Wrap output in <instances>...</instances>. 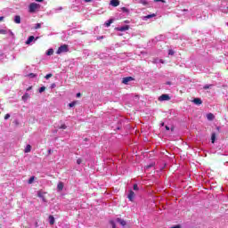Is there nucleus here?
<instances>
[{
  "instance_id": "nucleus-1",
  "label": "nucleus",
  "mask_w": 228,
  "mask_h": 228,
  "mask_svg": "<svg viewBox=\"0 0 228 228\" xmlns=\"http://www.w3.org/2000/svg\"><path fill=\"white\" fill-rule=\"evenodd\" d=\"M40 10V4L31 3L28 6L29 13H35V12H38Z\"/></svg>"
},
{
  "instance_id": "nucleus-2",
  "label": "nucleus",
  "mask_w": 228,
  "mask_h": 228,
  "mask_svg": "<svg viewBox=\"0 0 228 228\" xmlns=\"http://www.w3.org/2000/svg\"><path fill=\"white\" fill-rule=\"evenodd\" d=\"M62 53H69V45H61L58 48L56 54H61Z\"/></svg>"
},
{
  "instance_id": "nucleus-3",
  "label": "nucleus",
  "mask_w": 228,
  "mask_h": 228,
  "mask_svg": "<svg viewBox=\"0 0 228 228\" xmlns=\"http://www.w3.org/2000/svg\"><path fill=\"white\" fill-rule=\"evenodd\" d=\"M37 40H38V37H37L36 38L33 36L28 37V38L26 41V45H31L32 42H37Z\"/></svg>"
},
{
  "instance_id": "nucleus-4",
  "label": "nucleus",
  "mask_w": 228,
  "mask_h": 228,
  "mask_svg": "<svg viewBox=\"0 0 228 228\" xmlns=\"http://www.w3.org/2000/svg\"><path fill=\"white\" fill-rule=\"evenodd\" d=\"M134 197H136V194H134V191L130 190L127 195V199L130 200V202H133V200H134Z\"/></svg>"
},
{
  "instance_id": "nucleus-5",
  "label": "nucleus",
  "mask_w": 228,
  "mask_h": 228,
  "mask_svg": "<svg viewBox=\"0 0 228 228\" xmlns=\"http://www.w3.org/2000/svg\"><path fill=\"white\" fill-rule=\"evenodd\" d=\"M159 101H170V96L168 94H162L159 96Z\"/></svg>"
},
{
  "instance_id": "nucleus-6",
  "label": "nucleus",
  "mask_w": 228,
  "mask_h": 228,
  "mask_svg": "<svg viewBox=\"0 0 228 228\" xmlns=\"http://www.w3.org/2000/svg\"><path fill=\"white\" fill-rule=\"evenodd\" d=\"M11 35L12 37H13V32H12V30H7V29H0V34L1 35H6L8 34Z\"/></svg>"
},
{
  "instance_id": "nucleus-7",
  "label": "nucleus",
  "mask_w": 228,
  "mask_h": 228,
  "mask_svg": "<svg viewBox=\"0 0 228 228\" xmlns=\"http://www.w3.org/2000/svg\"><path fill=\"white\" fill-rule=\"evenodd\" d=\"M118 31H127L129 29V25H125L122 27H118L117 28Z\"/></svg>"
},
{
  "instance_id": "nucleus-8",
  "label": "nucleus",
  "mask_w": 228,
  "mask_h": 228,
  "mask_svg": "<svg viewBox=\"0 0 228 228\" xmlns=\"http://www.w3.org/2000/svg\"><path fill=\"white\" fill-rule=\"evenodd\" d=\"M130 81H133V77H124L123 80H122V83L124 85H127V83H129Z\"/></svg>"
},
{
  "instance_id": "nucleus-9",
  "label": "nucleus",
  "mask_w": 228,
  "mask_h": 228,
  "mask_svg": "<svg viewBox=\"0 0 228 228\" xmlns=\"http://www.w3.org/2000/svg\"><path fill=\"white\" fill-rule=\"evenodd\" d=\"M110 4L111 6L117 7V6H118L120 4V2L118 0H111Z\"/></svg>"
},
{
  "instance_id": "nucleus-10",
  "label": "nucleus",
  "mask_w": 228,
  "mask_h": 228,
  "mask_svg": "<svg viewBox=\"0 0 228 228\" xmlns=\"http://www.w3.org/2000/svg\"><path fill=\"white\" fill-rule=\"evenodd\" d=\"M116 222L118 223V224H120V225H122L123 227L126 225V221L124 220V219H122V218H117L116 219Z\"/></svg>"
},
{
  "instance_id": "nucleus-11",
  "label": "nucleus",
  "mask_w": 228,
  "mask_h": 228,
  "mask_svg": "<svg viewBox=\"0 0 228 228\" xmlns=\"http://www.w3.org/2000/svg\"><path fill=\"white\" fill-rule=\"evenodd\" d=\"M192 102L196 104L197 106H200V104H202V100L200 98H195Z\"/></svg>"
},
{
  "instance_id": "nucleus-12",
  "label": "nucleus",
  "mask_w": 228,
  "mask_h": 228,
  "mask_svg": "<svg viewBox=\"0 0 228 228\" xmlns=\"http://www.w3.org/2000/svg\"><path fill=\"white\" fill-rule=\"evenodd\" d=\"M29 97H30L29 94L25 93L23 94V96L21 97V99H22V101H24V102H27V101L29 99Z\"/></svg>"
},
{
  "instance_id": "nucleus-13",
  "label": "nucleus",
  "mask_w": 228,
  "mask_h": 228,
  "mask_svg": "<svg viewBox=\"0 0 228 228\" xmlns=\"http://www.w3.org/2000/svg\"><path fill=\"white\" fill-rule=\"evenodd\" d=\"M208 120H215V115L213 113L207 114Z\"/></svg>"
},
{
  "instance_id": "nucleus-14",
  "label": "nucleus",
  "mask_w": 228,
  "mask_h": 228,
  "mask_svg": "<svg viewBox=\"0 0 228 228\" xmlns=\"http://www.w3.org/2000/svg\"><path fill=\"white\" fill-rule=\"evenodd\" d=\"M58 191H63V183L60 182L57 185Z\"/></svg>"
},
{
  "instance_id": "nucleus-15",
  "label": "nucleus",
  "mask_w": 228,
  "mask_h": 228,
  "mask_svg": "<svg viewBox=\"0 0 228 228\" xmlns=\"http://www.w3.org/2000/svg\"><path fill=\"white\" fill-rule=\"evenodd\" d=\"M14 22H15L16 24H20V15H16V16L14 17Z\"/></svg>"
},
{
  "instance_id": "nucleus-16",
  "label": "nucleus",
  "mask_w": 228,
  "mask_h": 228,
  "mask_svg": "<svg viewBox=\"0 0 228 228\" xmlns=\"http://www.w3.org/2000/svg\"><path fill=\"white\" fill-rule=\"evenodd\" d=\"M53 53H54V50H53L52 48L48 49L46 52L47 56H53Z\"/></svg>"
},
{
  "instance_id": "nucleus-17",
  "label": "nucleus",
  "mask_w": 228,
  "mask_h": 228,
  "mask_svg": "<svg viewBox=\"0 0 228 228\" xmlns=\"http://www.w3.org/2000/svg\"><path fill=\"white\" fill-rule=\"evenodd\" d=\"M113 24V20H109L105 22L106 28H110Z\"/></svg>"
},
{
  "instance_id": "nucleus-18",
  "label": "nucleus",
  "mask_w": 228,
  "mask_h": 228,
  "mask_svg": "<svg viewBox=\"0 0 228 228\" xmlns=\"http://www.w3.org/2000/svg\"><path fill=\"white\" fill-rule=\"evenodd\" d=\"M49 224L50 225H54V216H49Z\"/></svg>"
},
{
  "instance_id": "nucleus-19",
  "label": "nucleus",
  "mask_w": 228,
  "mask_h": 228,
  "mask_svg": "<svg viewBox=\"0 0 228 228\" xmlns=\"http://www.w3.org/2000/svg\"><path fill=\"white\" fill-rule=\"evenodd\" d=\"M216 140V134L213 133L212 135H211L212 143H215Z\"/></svg>"
},
{
  "instance_id": "nucleus-20",
  "label": "nucleus",
  "mask_w": 228,
  "mask_h": 228,
  "mask_svg": "<svg viewBox=\"0 0 228 228\" xmlns=\"http://www.w3.org/2000/svg\"><path fill=\"white\" fill-rule=\"evenodd\" d=\"M139 4H143V6L149 4V3L147 2V0H139Z\"/></svg>"
},
{
  "instance_id": "nucleus-21",
  "label": "nucleus",
  "mask_w": 228,
  "mask_h": 228,
  "mask_svg": "<svg viewBox=\"0 0 228 228\" xmlns=\"http://www.w3.org/2000/svg\"><path fill=\"white\" fill-rule=\"evenodd\" d=\"M25 152H31V145H27V147L25 148Z\"/></svg>"
},
{
  "instance_id": "nucleus-22",
  "label": "nucleus",
  "mask_w": 228,
  "mask_h": 228,
  "mask_svg": "<svg viewBox=\"0 0 228 228\" xmlns=\"http://www.w3.org/2000/svg\"><path fill=\"white\" fill-rule=\"evenodd\" d=\"M121 11L123 13H129V9L126 8V7H122Z\"/></svg>"
},
{
  "instance_id": "nucleus-23",
  "label": "nucleus",
  "mask_w": 228,
  "mask_h": 228,
  "mask_svg": "<svg viewBox=\"0 0 228 228\" xmlns=\"http://www.w3.org/2000/svg\"><path fill=\"white\" fill-rule=\"evenodd\" d=\"M33 181H35V176H31L29 179H28V184H33Z\"/></svg>"
},
{
  "instance_id": "nucleus-24",
  "label": "nucleus",
  "mask_w": 228,
  "mask_h": 228,
  "mask_svg": "<svg viewBox=\"0 0 228 228\" xmlns=\"http://www.w3.org/2000/svg\"><path fill=\"white\" fill-rule=\"evenodd\" d=\"M152 17H156V14H149L147 16L144 17V19H152Z\"/></svg>"
},
{
  "instance_id": "nucleus-25",
  "label": "nucleus",
  "mask_w": 228,
  "mask_h": 228,
  "mask_svg": "<svg viewBox=\"0 0 228 228\" xmlns=\"http://www.w3.org/2000/svg\"><path fill=\"white\" fill-rule=\"evenodd\" d=\"M213 86L212 85H205L203 86L204 90H209V88H211Z\"/></svg>"
},
{
  "instance_id": "nucleus-26",
  "label": "nucleus",
  "mask_w": 228,
  "mask_h": 228,
  "mask_svg": "<svg viewBox=\"0 0 228 228\" xmlns=\"http://www.w3.org/2000/svg\"><path fill=\"white\" fill-rule=\"evenodd\" d=\"M133 189H134V191H138V190H140V188H138V184L137 183L134 184Z\"/></svg>"
},
{
  "instance_id": "nucleus-27",
  "label": "nucleus",
  "mask_w": 228,
  "mask_h": 228,
  "mask_svg": "<svg viewBox=\"0 0 228 228\" xmlns=\"http://www.w3.org/2000/svg\"><path fill=\"white\" fill-rule=\"evenodd\" d=\"M41 28H42V24H40V23H37L35 26V29H40Z\"/></svg>"
},
{
  "instance_id": "nucleus-28",
  "label": "nucleus",
  "mask_w": 228,
  "mask_h": 228,
  "mask_svg": "<svg viewBox=\"0 0 228 228\" xmlns=\"http://www.w3.org/2000/svg\"><path fill=\"white\" fill-rule=\"evenodd\" d=\"M44 92H45V86L40 87V88H39V94H42V93H44Z\"/></svg>"
},
{
  "instance_id": "nucleus-29",
  "label": "nucleus",
  "mask_w": 228,
  "mask_h": 228,
  "mask_svg": "<svg viewBox=\"0 0 228 228\" xmlns=\"http://www.w3.org/2000/svg\"><path fill=\"white\" fill-rule=\"evenodd\" d=\"M69 108H74L76 106V102H72L69 104Z\"/></svg>"
},
{
  "instance_id": "nucleus-30",
  "label": "nucleus",
  "mask_w": 228,
  "mask_h": 228,
  "mask_svg": "<svg viewBox=\"0 0 228 228\" xmlns=\"http://www.w3.org/2000/svg\"><path fill=\"white\" fill-rule=\"evenodd\" d=\"M37 197H39V199H44V194H42V192L38 191Z\"/></svg>"
},
{
  "instance_id": "nucleus-31",
  "label": "nucleus",
  "mask_w": 228,
  "mask_h": 228,
  "mask_svg": "<svg viewBox=\"0 0 228 228\" xmlns=\"http://www.w3.org/2000/svg\"><path fill=\"white\" fill-rule=\"evenodd\" d=\"M28 77H31V78L37 77V74L30 73V74H28Z\"/></svg>"
},
{
  "instance_id": "nucleus-32",
  "label": "nucleus",
  "mask_w": 228,
  "mask_h": 228,
  "mask_svg": "<svg viewBox=\"0 0 228 228\" xmlns=\"http://www.w3.org/2000/svg\"><path fill=\"white\" fill-rule=\"evenodd\" d=\"M45 77V79H49L50 77H53V74L49 73Z\"/></svg>"
},
{
  "instance_id": "nucleus-33",
  "label": "nucleus",
  "mask_w": 228,
  "mask_h": 228,
  "mask_svg": "<svg viewBox=\"0 0 228 228\" xmlns=\"http://www.w3.org/2000/svg\"><path fill=\"white\" fill-rule=\"evenodd\" d=\"M154 3H166L165 0H153Z\"/></svg>"
},
{
  "instance_id": "nucleus-34",
  "label": "nucleus",
  "mask_w": 228,
  "mask_h": 228,
  "mask_svg": "<svg viewBox=\"0 0 228 228\" xmlns=\"http://www.w3.org/2000/svg\"><path fill=\"white\" fill-rule=\"evenodd\" d=\"M77 163L78 165H81V163H83V160H82L81 159H77Z\"/></svg>"
},
{
  "instance_id": "nucleus-35",
  "label": "nucleus",
  "mask_w": 228,
  "mask_h": 228,
  "mask_svg": "<svg viewBox=\"0 0 228 228\" xmlns=\"http://www.w3.org/2000/svg\"><path fill=\"white\" fill-rule=\"evenodd\" d=\"M60 129H67V126H66V125H61V126H60Z\"/></svg>"
},
{
  "instance_id": "nucleus-36",
  "label": "nucleus",
  "mask_w": 228,
  "mask_h": 228,
  "mask_svg": "<svg viewBox=\"0 0 228 228\" xmlns=\"http://www.w3.org/2000/svg\"><path fill=\"white\" fill-rule=\"evenodd\" d=\"M168 54H169L170 56H174V52H173V50H169Z\"/></svg>"
},
{
  "instance_id": "nucleus-37",
  "label": "nucleus",
  "mask_w": 228,
  "mask_h": 228,
  "mask_svg": "<svg viewBox=\"0 0 228 228\" xmlns=\"http://www.w3.org/2000/svg\"><path fill=\"white\" fill-rule=\"evenodd\" d=\"M8 118H10V114H6V115L4 116V120H8Z\"/></svg>"
},
{
  "instance_id": "nucleus-38",
  "label": "nucleus",
  "mask_w": 228,
  "mask_h": 228,
  "mask_svg": "<svg viewBox=\"0 0 228 228\" xmlns=\"http://www.w3.org/2000/svg\"><path fill=\"white\" fill-rule=\"evenodd\" d=\"M102 38H104V36L98 37L97 40H102Z\"/></svg>"
},
{
  "instance_id": "nucleus-39",
  "label": "nucleus",
  "mask_w": 228,
  "mask_h": 228,
  "mask_svg": "<svg viewBox=\"0 0 228 228\" xmlns=\"http://www.w3.org/2000/svg\"><path fill=\"white\" fill-rule=\"evenodd\" d=\"M94 0H84L85 3H92Z\"/></svg>"
},
{
  "instance_id": "nucleus-40",
  "label": "nucleus",
  "mask_w": 228,
  "mask_h": 228,
  "mask_svg": "<svg viewBox=\"0 0 228 228\" xmlns=\"http://www.w3.org/2000/svg\"><path fill=\"white\" fill-rule=\"evenodd\" d=\"M77 98L81 97V93H77Z\"/></svg>"
},
{
  "instance_id": "nucleus-41",
  "label": "nucleus",
  "mask_w": 228,
  "mask_h": 228,
  "mask_svg": "<svg viewBox=\"0 0 228 228\" xmlns=\"http://www.w3.org/2000/svg\"><path fill=\"white\" fill-rule=\"evenodd\" d=\"M37 3H44V0H36Z\"/></svg>"
},
{
  "instance_id": "nucleus-42",
  "label": "nucleus",
  "mask_w": 228,
  "mask_h": 228,
  "mask_svg": "<svg viewBox=\"0 0 228 228\" xmlns=\"http://www.w3.org/2000/svg\"><path fill=\"white\" fill-rule=\"evenodd\" d=\"M31 88H33V86H29V87L27 89V92H29V90H31Z\"/></svg>"
},
{
  "instance_id": "nucleus-43",
  "label": "nucleus",
  "mask_w": 228,
  "mask_h": 228,
  "mask_svg": "<svg viewBox=\"0 0 228 228\" xmlns=\"http://www.w3.org/2000/svg\"><path fill=\"white\" fill-rule=\"evenodd\" d=\"M4 20V17L1 16L0 17V22H1V20Z\"/></svg>"
},
{
  "instance_id": "nucleus-44",
  "label": "nucleus",
  "mask_w": 228,
  "mask_h": 228,
  "mask_svg": "<svg viewBox=\"0 0 228 228\" xmlns=\"http://www.w3.org/2000/svg\"><path fill=\"white\" fill-rule=\"evenodd\" d=\"M42 200H43V202H46V200H45V197H43V198H42Z\"/></svg>"
},
{
  "instance_id": "nucleus-45",
  "label": "nucleus",
  "mask_w": 228,
  "mask_h": 228,
  "mask_svg": "<svg viewBox=\"0 0 228 228\" xmlns=\"http://www.w3.org/2000/svg\"><path fill=\"white\" fill-rule=\"evenodd\" d=\"M167 131H170V127L166 126Z\"/></svg>"
},
{
  "instance_id": "nucleus-46",
  "label": "nucleus",
  "mask_w": 228,
  "mask_h": 228,
  "mask_svg": "<svg viewBox=\"0 0 228 228\" xmlns=\"http://www.w3.org/2000/svg\"><path fill=\"white\" fill-rule=\"evenodd\" d=\"M53 151L48 150V154H52Z\"/></svg>"
},
{
  "instance_id": "nucleus-47",
  "label": "nucleus",
  "mask_w": 228,
  "mask_h": 228,
  "mask_svg": "<svg viewBox=\"0 0 228 228\" xmlns=\"http://www.w3.org/2000/svg\"><path fill=\"white\" fill-rule=\"evenodd\" d=\"M167 85H172V82H167Z\"/></svg>"
},
{
  "instance_id": "nucleus-48",
  "label": "nucleus",
  "mask_w": 228,
  "mask_h": 228,
  "mask_svg": "<svg viewBox=\"0 0 228 228\" xmlns=\"http://www.w3.org/2000/svg\"><path fill=\"white\" fill-rule=\"evenodd\" d=\"M54 86H56V85H54V84H53V85H52V88H54Z\"/></svg>"
},
{
  "instance_id": "nucleus-49",
  "label": "nucleus",
  "mask_w": 228,
  "mask_h": 228,
  "mask_svg": "<svg viewBox=\"0 0 228 228\" xmlns=\"http://www.w3.org/2000/svg\"><path fill=\"white\" fill-rule=\"evenodd\" d=\"M151 167H152V165L148 166L147 168H151Z\"/></svg>"
},
{
  "instance_id": "nucleus-50",
  "label": "nucleus",
  "mask_w": 228,
  "mask_h": 228,
  "mask_svg": "<svg viewBox=\"0 0 228 228\" xmlns=\"http://www.w3.org/2000/svg\"><path fill=\"white\" fill-rule=\"evenodd\" d=\"M160 63H163V60H160Z\"/></svg>"
},
{
  "instance_id": "nucleus-51",
  "label": "nucleus",
  "mask_w": 228,
  "mask_h": 228,
  "mask_svg": "<svg viewBox=\"0 0 228 228\" xmlns=\"http://www.w3.org/2000/svg\"><path fill=\"white\" fill-rule=\"evenodd\" d=\"M227 26H228V23H227Z\"/></svg>"
}]
</instances>
